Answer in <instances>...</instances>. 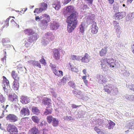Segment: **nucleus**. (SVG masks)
Returning a JSON list of instances; mask_svg holds the SVG:
<instances>
[{"instance_id": "obj_27", "label": "nucleus", "mask_w": 134, "mask_h": 134, "mask_svg": "<svg viewBox=\"0 0 134 134\" xmlns=\"http://www.w3.org/2000/svg\"><path fill=\"white\" fill-rule=\"evenodd\" d=\"M115 125V123L112 121H110L108 124V129H112Z\"/></svg>"}, {"instance_id": "obj_38", "label": "nucleus", "mask_w": 134, "mask_h": 134, "mask_svg": "<svg viewBox=\"0 0 134 134\" xmlns=\"http://www.w3.org/2000/svg\"><path fill=\"white\" fill-rule=\"evenodd\" d=\"M40 62L42 64L45 65L46 63L45 59H44L43 57L42 56V58L39 60Z\"/></svg>"}, {"instance_id": "obj_60", "label": "nucleus", "mask_w": 134, "mask_h": 134, "mask_svg": "<svg viewBox=\"0 0 134 134\" xmlns=\"http://www.w3.org/2000/svg\"><path fill=\"white\" fill-rule=\"evenodd\" d=\"M71 0H65V3L66 4H67L71 1Z\"/></svg>"}, {"instance_id": "obj_50", "label": "nucleus", "mask_w": 134, "mask_h": 134, "mask_svg": "<svg viewBox=\"0 0 134 134\" xmlns=\"http://www.w3.org/2000/svg\"><path fill=\"white\" fill-rule=\"evenodd\" d=\"M129 89L132 90H133L134 89V85L131 84L129 85Z\"/></svg>"}, {"instance_id": "obj_16", "label": "nucleus", "mask_w": 134, "mask_h": 134, "mask_svg": "<svg viewBox=\"0 0 134 134\" xmlns=\"http://www.w3.org/2000/svg\"><path fill=\"white\" fill-rule=\"evenodd\" d=\"M8 98L9 100L12 102H16L18 100L17 96L15 93L9 94Z\"/></svg>"}, {"instance_id": "obj_63", "label": "nucleus", "mask_w": 134, "mask_h": 134, "mask_svg": "<svg viewBox=\"0 0 134 134\" xmlns=\"http://www.w3.org/2000/svg\"><path fill=\"white\" fill-rule=\"evenodd\" d=\"M6 56H4V57L2 59V60L3 61V62H4V60H6Z\"/></svg>"}, {"instance_id": "obj_36", "label": "nucleus", "mask_w": 134, "mask_h": 134, "mask_svg": "<svg viewBox=\"0 0 134 134\" xmlns=\"http://www.w3.org/2000/svg\"><path fill=\"white\" fill-rule=\"evenodd\" d=\"M52 112L51 109H46L45 111L44 112V114L47 115H48L51 114Z\"/></svg>"}, {"instance_id": "obj_12", "label": "nucleus", "mask_w": 134, "mask_h": 134, "mask_svg": "<svg viewBox=\"0 0 134 134\" xmlns=\"http://www.w3.org/2000/svg\"><path fill=\"white\" fill-rule=\"evenodd\" d=\"M6 118L7 120H8L12 122H14L17 120V118L16 116L13 114L8 115L7 116Z\"/></svg>"}, {"instance_id": "obj_18", "label": "nucleus", "mask_w": 134, "mask_h": 134, "mask_svg": "<svg viewBox=\"0 0 134 134\" xmlns=\"http://www.w3.org/2000/svg\"><path fill=\"white\" fill-rule=\"evenodd\" d=\"M19 80L14 81L13 82V88L15 91L18 90L19 87Z\"/></svg>"}, {"instance_id": "obj_1", "label": "nucleus", "mask_w": 134, "mask_h": 134, "mask_svg": "<svg viewBox=\"0 0 134 134\" xmlns=\"http://www.w3.org/2000/svg\"><path fill=\"white\" fill-rule=\"evenodd\" d=\"M77 16L75 13H72L68 16L67 22L68 23L67 30L69 33L71 32L76 27L77 24Z\"/></svg>"}, {"instance_id": "obj_24", "label": "nucleus", "mask_w": 134, "mask_h": 134, "mask_svg": "<svg viewBox=\"0 0 134 134\" xmlns=\"http://www.w3.org/2000/svg\"><path fill=\"white\" fill-rule=\"evenodd\" d=\"M41 7L40 8L41 10H42V11L46 10L47 9L48 5L46 3L44 2H42L41 3Z\"/></svg>"}, {"instance_id": "obj_64", "label": "nucleus", "mask_w": 134, "mask_h": 134, "mask_svg": "<svg viewBox=\"0 0 134 134\" xmlns=\"http://www.w3.org/2000/svg\"><path fill=\"white\" fill-rule=\"evenodd\" d=\"M133 0H127V2L129 3H131Z\"/></svg>"}, {"instance_id": "obj_5", "label": "nucleus", "mask_w": 134, "mask_h": 134, "mask_svg": "<svg viewBox=\"0 0 134 134\" xmlns=\"http://www.w3.org/2000/svg\"><path fill=\"white\" fill-rule=\"evenodd\" d=\"M7 130L10 133L9 134H16L18 132L17 128L14 125L9 124L7 128Z\"/></svg>"}, {"instance_id": "obj_33", "label": "nucleus", "mask_w": 134, "mask_h": 134, "mask_svg": "<svg viewBox=\"0 0 134 134\" xmlns=\"http://www.w3.org/2000/svg\"><path fill=\"white\" fill-rule=\"evenodd\" d=\"M32 120L35 122L36 123H38L39 121L40 120L38 117L36 116H32L31 118Z\"/></svg>"}, {"instance_id": "obj_31", "label": "nucleus", "mask_w": 134, "mask_h": 134, "mask_svg": "<svg viewBox=\"0 0 134 134\" xmlns=\"http://www.w3.org/2000/svg\"><path fill=\"white\" fill-rule=\"evenodd\" d=\"M126 98L127 99L130 100L134 101V95H127L126 96Z\"/></svg>"}, {"instance_id": "obj_46", "label": "nucleus", "mask_w": 134, "mask_h": 134, "mask_svg": "<svg viewBox=\"0 0 134 134\" xmlns=\"http://www.w3.org/2000/svg\"><path fill=\"white\" fill-rule=\"evenodd\" d=\"M114 28L117 32L119 31L121 28L120 26L118 24V25H115Z\"/></svg>"}, {"instance_id": "obj_35", "label": "nucleus", "mask_w": 134, "mask_h": 134, "mask_svg": "<svg viewBox=\"0 0 134 134\" xmlns=\"http://www.w3.org/2000/svg\"><path fill=\"white\" fill-rule=\"evenodd\" d=\"M17 69L19 70V71H24V69L21 64H19L17 66Z\"/></svg>"}, {"instance_id": "obj_39", "label": "nucleus", "mask_w": 134, "mask_h": 134, "mask_svg": "<svg viewBox=\"0 0 134 134\" xmlns=\"http://www.w3.org/2000/svg\"><path fill=\"white\" fill-rule=\"evenodd\" d=\"M51 99L49 98H47L44 100V104L45 105L49 104L50 103Z\"/></svg>"}, {"instance_id": "obj_26", "label": "nucleus", "mask_w": 134, "mask_h": 134, "mask_svg": "<svg viewBox=\"0 0 134 134\" xmlns=\"http://www.w3.org/2000/svg\"><path fill=\"white\" fill-rule=\"evenodd\" d=\"M21 113L24 115H29L30 113L29 109H21Z\"/></svg>"}, {"instance_id": "obj_9", "label": "nucleus", "mask_w": 134, "mask_h": 134, "mask_svg": "<svg viewBox=\"0 0 134 134\" xmlns=\"http://www.w3.org/2000/svg\"><path fill=\"white\" fill-rule=\"evenodd\" d=\"M20 101L23 104H26L30 102V99L28 97L23 96L20 98Z\"/></svg>"}, {"instance_id": "obj_32", "label": "nucleus", "mask_w": 134, "mask_h": 134, "mask_svg": "<svg viewBox=\"0 0 134 134\" xmlns=\"http://www.w3.org/2000/svg\"><path fill=\"white\" fill-rule=\"evenodd\" d=\"M69 85L73 88H75L76 85L75 83L73 81H70L68 82Z\"/></svg>"}, {"instance_id": "obj_20", "label": "nucleus", "mask_w": 134, "mask_h": 134, "mask_svg": "<svg viewBox=\"0 0 134 134\" xmlns=\"http://www.w3.org/2000/svg\"><path fill=\"white\" fill-rule=\"evenodd\" d=\"M11 75L14 80V81L19 80V77L18 74L15 71L13 70L11 74Z\"/></svg>"}, {"instance_id": "obj_7", "label": "nucleus", "mask_w": 134, "mask_h": 134, "mask_svg": "<svg viewBox=\"0 0 134 134\" xmlns=\"http://www.w3.org/2000/svg\"><path fill=\"white\" fill-rule=\"evenodd\" d=\"M107 59H103L101 60L100 65L102 66V69L104 71H106L108 70V67L107 65Z\"/></svg>"}, {"instance_id": "obj_51", "label": "nucleus", "mask_w": 134, "mask_h": 134, "mask_svg": "<svg viewBox=\"0 0 134 134\" xmlns=\"http://www.w3.org/2000/svg\"><path fill=\"white\" fill-rule=\"evenodd\" d=\"M77 56L74 55H72L71 56V59L73 60H77Z\"/></svg>"}, {"instance_id": "obj_42", "label": "nucleus", "mask_w": 134, "mask_h": 134, "mask_svg": "<svg viewBox=\"0 0 134 134\" xmlns=\"http://www.w3.org/2000/svg\"><path fill=\"white\" fill-rule=\"evenodd\" d=\"M49 66L51 68V69L53 72L56 69V66L53 64L50 63Z\"/></svg>"}, {"instance_id": "obj_52", "label": "nucleus", "mask_w": 134, "mask_h": 134, "mask_svg": "<svg viewBox=\"0 0 134 134\" xmlns=\"http://www.w3.org/2000/svg\"><path fill=\"white\" fill-rule=\"evenodd\" d=\"M71 70L72 71L74 72H76L78 71V69L75 67L72 68H71Z\"/></svg>"}, {"instance_id": "obj_14", "label": "nucleus", "mask_w": 134, "mask_h": 134, "mask_svg": "<svg viewBox=\"0 0 134 134\" xmlns=\"http://www.w3.org/2000/svg\"><path fill=\"white\" fill-rule=\"evenodd\" d=\"M52 7L57 10H58L61 8L60 3L59 1H56L52 4Z\"/></svg>"}, {"instance_id": "obj_3", "label": "nucleus", "mask_w": 134, "mask_h": 134, "mask_svg": "<svg viewBox=\"0 0 134 134\" xmlns=\"http://www.w3.org/2000/svg\"><path fill=\"white\" fill-rule=\"evenodd\" d=\"M65 10L63 12L64 16L73 12L75 10L74 8L72 5L68 6L65 7Z\"/></svg>"}, {"instance_id": "obj_43", "label": "nucleus", "mask_w": 134, "mask_h": 134, "mask_svg": "<svg viewBox=\"0 0 134 134\" xmlns=\"http://www.w3.org/2000/svg\"><path fill=\"white\" fill-rule=\"evenodd\" d=\"M32 112L35 114L38 115L40 113L39 109H32Z\"/></svg>"}, {"instance_id": "obj_40", "label": "nucleus", "mask_w": 134, "mask_h": 134, "mask_svg": "<svg viewBox=\"0 0 134 134\" xmlns=\"http://www.w3.org/2000/svg\"><path fill=\"white\" fill-rule=\"evenodd\" d=\"M10 16L5 21V25H4L3 26V27H5V26H8L9 25V19H10V18H11Z\"/></svg>"}, {"instance_id": "obj_37", "label": "nucleus", "mask_w": 134, "mask_h": 134, "mask_svg": "<svg viewBox=\"0 0 134 134\" xmlns=\"http://www.w3.org/2000/svg\"><path fill=\"white\" fill-rule=\"evenodd\" d=\"M43 18L46 19V20H47L48 21H49L50 18L49 15L44 14H43Z\"/></svg>"}, {"instance_id": "obj_56", "label": "nucleus", "mask_w": 134, "mask_h": 134, "mask_svg": "<svg viewBox=\"0 0 134 134\" xmlns=\"http://www.w3.org/2000/svg\"><path fill=\"white\" fill-rule=\"evenodd\" d=\"M113 24L115 25L119 24V23L116 21L114 20L113 21Z\"/></svg>"}, {"instance_id": "obj_44", "label": "nucleus", "mask_w": 134, "mask_h": 134, "mask_svg": "<svg viewBox=\"0 0 134 134\" xmlns=\"http://www.w3.org/2000/svg\"><path fill=\"white\" fill-rule=\"evenodd\" d=\"M41 8H36L35 9L34 11V13H37L38 14L40 13L42 11L41 10Z\"/></svg>"}, {"instance_id": "obj_2", "label": "nucleus", "mask_w": 134, "mask_h": 134, "mask_svg": "<svg viewBox=\"0 0 134 134\" xmlns=\"http://www.w3.org/2000/svg\"><path fill=\"white\" fill-rule=\"evenodd\" d=\"M112 88V85L110 83H108L104 86V90L108 94L111 93V91H112V94L113 95H117L118 92V88H116L115 89Z\"/></svg>"}, {"instance_id": "obj_61", "label": "nucleus", "mask_w": 134, "mask_h": 134, "mask_svg": "<svg viewBox=\"0 0 134 134\" xmlns=\"http://www.w3.org/2000/svg\"><path fill=\"white\" fill-rule=\"evenodd\" d=\"M86 76H84L82 77V79L83 80H86Z\"/></svg>"}, {"instance_id": "obj_22", "label": "nucleus", "mask_w": 134, "mask_h": 134, "mask_svg": "<svg viewBox=\"0 0 134 134\" xmlns=\"http://www.w3.org/2000/svg\"><path fill=\"white\" fill-rule=\"evenodd\" d=\"M107 51V47H104L100 51V55L101 56H105Z\"/></svg>"}, {"instance_id": "obj_48", "label": "nucleus", "mask_w": 134, "mask_h": 134, "mask_svg": "<svg viewBox=\"0 0 134 134\" xmlns=\"http://www.w3.org/2000/svg\"><path fill=\"white\" fill-rule=\"evenodd\" d=\"M64 119L65 120H70L71 119V116H66L64 117Z\"/></svg>"}, {"instance_id": "obj_29", "label": "nucleus", "mask_w": 134, "mask_h": 134, "mask_svg": "<svg viewBox=\"0 0 134 134\" xmlns=\"http://www.w3.org/2000/svg\"><path fill=\"white\" fill-rule=\"evenodd\" d=\"M54 118H53L52 116L51 115L47 116V120L49 124H50L52 121L53 119Z\"/></svg>"}, {"instance_id": "obj_57", "label": "nucleus", "mask_w": 134, "mask_h": 134, "mask_svg": "<svg viewBox=\"0 0 134 134\" xmlns=\"http://www.w3.org/2000/svg\"><path fill=\"white\" fill-rule=\"evenodd\" d=\"M43 134H48V131L47 130L43 129Z\"/></svg>"}, {"instance_id": "obj_49", "label": "nucleus", "mask_w": 134, "mask_h": 134, "mask_svg": "<svg viewBox=\"0 0 134 134\" xmlns=\"http://www.w3.org/2000/svg\"><path fill=\"white\" fill-rule=\"evenodd\" d=\"M31 31V30H30L26 29L24 30V32L25 34H28L29 35L30 34V32Z\"/></svg>"}, {"instance_id": "obj_10", "label": "nucleus", "mask_w": 134, "mask_h": 134, "mask_svg": "<svg viewBox=\"0 0 134 134\" xmlns=\"http://www.w3.org/2000/svg\"><path fill=\"white\" fill-rule=\"evenodd\" d=\"M90 60V57L87 53H85L84 55L81 59V62L83 63H88Z\"/></svg>"}, {"instance_id": "obj_59", "label": "nucleus", "mask_w": 134, "mask_h": 134, "mask_svg": "<svg viewBox=\"0 0 134 134\" xmlns=\"http://www.w3.org/2000/svg\"><path fill=\"white\" fill-rule=\"evenodd\" d=\"M84 82L85 83L86 86H88V81L87 80H83Z\"/></svg>"}, {"instance_id": "obj_17", "label": "nucleus", "mask_w": 134, "mask_h": 134, "mask_svg": "<svg viewBox=\"0 0 134 134\" xmlns=\"http://www.w3.org/2000/svg\"><path fill=\"white\" fill-rule=\"evenodd\" d=\"M53 55L55 59L59 60L60 57V52L57 49H54L53 51Z\"/></svg>"}, {"instance_id": "obj_41", "label": "nucleus", "mask_w": 134, "mask_h": 134, "mask_svg": "<svg viewBox=\"0 0 134 134\" xmlns=\"http://www.w3.org/2000/svg\"><path fill=\"white\" fill-rule=\"evenodd\" d=\"M5 99L3 95L0 93V102L3 103L5 102Z\"/></svg>"}, {"instance_id": "obj_21", "label": "nucleus", "mask_w": 134, "mask_h": 134, "mask_svg": "<svg viewBox=\"0 0 134 134\" xmlns=\"http://www.w3.org/2000/svg\"><path fill=\"white\" fill-rule=\"evenodd\" d=\"M55 75L58 77H61L63 76V72L60 70H58L57 69L53 72Z\"/></svg>"}, {"instance_id": "obj_8", "label": "nucleus", "mask_w": 134, "mask_h": 134, "mask_svg": "<svg viewBox=\"0 0 134 134\" xmlns=\"http://www.w3.org/2000/svg\"><path fill=\"white\" fill-rule=\"evenodd\" d=\"M107 65L111 68H117L114 60L112 58L107 59Z\"/></svg>"}, {"instance_id": "obj_58", "label": "nucleus", "mask_w": 134, "mask_h": 134, "mask_svg": "<svg viewBox=\"0 0 134 134\" xmlns=\"http://www.w3.org/2000/svg\"><path fill=\"white\" fill-rule=\"evenodd\" d=\"M114 0H108L109 3L110 4H112L114 2Z\"/></svg>"}, {"instance_id": "obj_25", "label": "nucleus", "mask_w": 134, "mask_h": 134, "mask_svg": "<svg viewBox=\"0 0 134 134\" xmlns=\"http://www.w3.org/2000/svg\"><path fill=\"white\" fill-rule=\"evenodd\" d=\"M59 121L55 118H53L52 122V125L54 127H57L58 125Z\"/></svg>"}, {"instance_id": "obj_47", "label": "nucleus", "mask_w": 134, "mask_h": 134, "mask_svg": "<svg viewBox=\"0 0 134 134\" xmlns=\"http://www.w3.org/2000/svg\"><path fill=\"white\" fill-rule=\"evenodd\" d=\"M43 18V15L42 16H40V17L38 16H36L35 17V20L37 21H40V19H42Z\"/></svg>"}, {"instance_id": "obj_28", "label": "nucleus", "mask_w": 134, "mask_h": 134, "mask_svg": "<svg viewBox=\"0 0 134 134\" xmlns=\"http://www.w3.org/2000/svg\"><path fill=\"white\" fill-rule=\"evenodd\" d=\"M32 62V65L33 66L38 67L40 68H41V65L38 62L35 61H31Z\"/></svg>"}, {"instance_id": "obj_55", "label": "nucleus", "mask_w": 134, "mask_h": 134, "mask_svg": "<svg viewBox=\"0 0 134 134\" xmlns=\"http://www.w3.org/2000/svg\"><path fill=\"white\" fill-rule=\"evenodd\" d=\"M88 7L86 5H83L82 7V9L83 10H86L88 8Z\"/></svg>"}, {"instance_id": "obj_34", "label": "nucleus", "mask_w": 134, "mask_h": 134, "mask_svg": "<svg viewBox=\"0 0 134 134\" xmlns=\"http://www.w3.org/2000/svg\"><path fill=\"white\" fill-rule=\"evenodd\" d=\"M84 25L83 24H81L79 26L80 29V31L81 33H83L84 31Z\"/></svg>"}, {"instance_id": "obj_15", "label": "nucleus", "mask_w": 134, "mask_h": 134, "mask_svg": "<svg viewBox=\"0 0 134 134\" xmlns=\"http://www.w3.org/2000/svg\"><path fill=\"white\" fill-rule=\"evenodd\" d=\"M94 129L98 134H107V132L106 130L100 129L97 127H95Z\"/></svg>"}, {"instance_id": "obj_19", "label": "nucleus", "mask_w": 134, "mask_h": 134, "mask_svg": "<svg viewBox=\"0 0 134 134\" xmlns=\"http://www.w3.org/2000/svg\"><path fill=\"white\" fill-rule=\"evenodd\" d=\"M29 134H39V131L36 127H34L29 131Z\"/></svg>"}, {"instance_id": "obj_54", "label": "nucleus", "mask_w": 134, "mask_h": 134, "mask_svg": "<svg viewBox=\"0 0 134 134\" xmlns=\"http://www.w3.org/2000/svg\"><path fill=\"white\" fill-rule=\"evenodd\" d=\"M80 106V105H76L74 104H72V107L73 108H77L78 107L79 108V107Z\"/></svg>"}, {"instance_id": "obj_23", "label": "nucleus", "mask_w": 134, "mask_h": 134, "mask_svg": "<svg viewBox=\"0 0 134 134\" xmlns=\"http://www.w3.org/2000/svg\"><path fill=\"white\" fill-rule=\"evenodd\" d=\"M3 45L4 46L6 45H9L8 43L10 42L9 39L8 38H5L2 39V41Z\"/></svg>"}, {"instance_id": "obj_45", "label": "nucleus", "mask_w": 134, "mask_h": 134, "mask_svg": "<svg viewBox=\"0 0 134 134\" xmlns=\"http://www.w3.org/2000/svg\"><path fill=\"white\" fill-rule=\"evenodd\" d=\"M67 80V76H65L63 77L62 79L61 82L64 83H65L66 82Z\"/></svg>"}, {"instance_id": "obj_30", "label": "nucleus", "mask_w": 134, "mask_h": 134, "mask_svg": "<svg viewBox=\"0 0 134 134\" xmlns=\"http://www.w3.org/2000/svg\"><path fill=\"white\" fill-rule=\"evenodd\" d=\"M48 21L46 20L43 19L42 20L41 22H40V25L41 26H46L47 24L48 23Z\"/></svg>"}, {"instance_id": "obj_53", "label": "nucleus", "mask_w": 134, "mask_h": 134, "mask_svg": "<svg viewBox=\"0 0 134 134\" xmlns=\"http://www.w3.org/2000/svg\"><path fill=\"white\" fill-rule=\"evenodd\" d=\"M88 2V3L90 5H92L93 0H86Z\"/></svg>"}, {"instance_id": "obj_11", "label": "nucleus", "mask_w": 134, "mask_h": 134, "mask_svg": "<svg viewBox=\"0 0 134 134\" xmlns=\"http://www.w3.org/2000/svg\"><path fill=\"white\" fill-rule=\"evenodd\" d=\"M98 27L95 22H93L92 25L91 32L93 34H96L98 32Z\"/></svg>"}, {"instance_id": "obj_13", "label": "nucleus", "mask_w": 134, "mask_h": 134, "mask_svg": "<svg viewBox=\"0 0 134 134\" xmlns=\"http://www.w3.org/2000/svg\"><path fill=\"white\" fill-rule=\"evenodd\" d=\"M59 23L56 21H53L51 24L50 27L52 30H56L59 27Z\"/></svg>"}, {"instance_id": "obj_62", "label": "nucleus", "mask_w": 134, "mask_h": 134, "mask_svg": "<svg viewBox=\"0 0 134 134\" xmlns=\"http://www.w3.org/2000/svg\"><path fill=\"white\" fill-rule=\"evenodd\" d=\"M86 69H84L83 70V74L85 75H86Z\"/></svg>"}, {"instance_id": "obj_6", "label": "nucleus", "mask_w": 134, "mask_h": 134, "mask_svg": "<svg viewBox=\"0 0 134 134\" xmlns=\"http://www.w3.org/2000/svg\"><path fill=\"white\" fill-rule=\"evenodd\" d=\"M3 83L4 86H3V90L6 93H7V88L8 86H9V81L4 76H3Z\"/></svg>"}, {"instance_id": "obj_4", "label": "nucleus", "mask_w": 134, "mask_h": 134, "mask_svg": "<svg viewBox=\"0 0 134 134\" xmlns=\"http://www.w3.org/2000/svg\"><path fill=\"white\" fill-rule=\"evenodd\" d=\"M126 14V13L125 12H118L115 13L114 16L115 20H120L125 17Z\"/></svg>"}]
</instances>
